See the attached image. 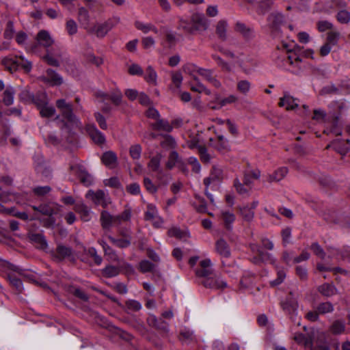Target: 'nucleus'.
<instances>
[{
    "instance_id": "ea45409f",
    "label": "nucleus",
    "mask_w": 350,
    "mask_h": 350,
    "mask_svg": "<svg viewBox=\"0 0 350 350\" xmlns=\"http://www.w3.org/2000/svg\"><path fill=\"white\" fill-rule=\"evenodd\" d=\"M8 279L12 286L15 288L18 293H22L23 290V286L21 279L16 278L14 275L11 273L8 275Z\"/></svg>"
},
{
    "instance_id": "4d7b16f0",
    "label": "nucleus",
    "mask_w": 350,
    "mask_h": 350,
    "mask_svg": "<svg viewBox=\"0 0 350 350\" xmlns=\"http://www.w3.org/2000/svg\"><path fill=\"white\" fill-rule=\"evenodd\" d=\"M234 187H235L237 191L240 195H248L249 189L245 187L244 183H241L240 180L238 178H235L234 180Z\"/></svg>"
},
{
    "instance_id": "4be33fe9",
    "label": "nucleus",
    "mask_w": 350,
    "mask_h": 350,
    "mask_svg": "<svg viewBox=\"0 0 350 350\" xmlns=\"http://www.w3.org/2000/svg\"><path fill=\"white\" fill-rule=\"evenodd\" d=\"M31 207L35 211L49 217L55 213L54 205L52 204H42L38 206H32Z\"/></svg>"
},
{
    "instance_id": "39448f33",
    "label": "nucleus",
    "mask_w": 350,
    "mask_h": 350,
    "mask_svg": "<svg viewBox=\"0 0 350 350\" xmlns=\"http://www.w3.org/2000/svg\"><path fill=\"white\" fill-rule=\"evenodd\" d=\"M183 70L185 73L191 75H194L196 72H199L205 79L210 82V85L215 87L220 85L219 83L215 79L210 70L199 68L195 64L190 63L185 64Z\"/></svg>"
},
{
    "instance_id": "dca6fc26",
    "label": "nucleus",
    "mask_w": 350,
    "mask_h": 350,
    "mask_svg": "<svg viewBox=\"0 0 350 350\" xmlns=\"http://www.w3.org/2000/svg\"><path fill=\"white\" fill-rule=\"evenodd\" d=\"M230 55L233 58V62L241 66L245 71L248 72L251 70L252 66V59L245 55H240L234 57L232 53H230Z\"/></svg>"
},
{
    "instance_id": "58836bf2",
    "label": "nucleus",
    "mask_w": 350,
    "mask_h": 350,
    "mask_svg": "<svg viewBox=\"0 0 350 350\" xmlns=\"http://www.w3.org/2000/svg\"><path fill=\"white\" fill-rule=\"evenodd\" d=\"M276 269L277 278L269 282L270 286L271 287H275L281 284L286 278V272L283 269H280L278 267H276Z\"/></svg>"
},
{
    "instance_id": "2f4dec72",
    "label": "nucleus",
    "mask_w": 350,
    "mask_h": 350,
    "mask_svg": "<svg viewBox=\"0 0 350 350\" xmlns=\"http://www.w3.org/2000/svg\"><path fill=\"white\" fill-rule=\"evenodd\" d=\"M279 105L280 107H285L287 110H290L293 109L298 105L293 97L285 95L283 98H280Z\"/></svg>"
},
{
    "instance_id": "680f3d73",
    "label": "nucleus",
    "mask_w": 350,
    "mask_h": 350,
    "mask_svg": "<svg viewBox=\"0 0 350 350\" xmlns=\"http://www.w3.org/2000/svg\"><path fill=\"white\" fill-rule=\"evenodd\" d=\"M209 176L215 182L220 181L223 178V172H222L221 169L214 166V167H213Z\"/></svg>"
},
{
    "instance_id": "052dcab7",
    "label": "nucleus",
    "mask_w": 350,
    "mask_h": 350,
    "mask_svg": "<svg viewBox=\"0 0 350 350\" xmlns=\"http://www.w3.org/2000/svg\"><path fill=\"white\" fill-rule=\"evenodd\" d=\"M88 254L90 255L92 258H93L96 265H100L102 263L103 258L100 256H99L97 254L96 248L93 247H89L88 250Z\"/></svg>"
},
{
    "instance_id": "13d9d810",
    "label": "nucleus",
    "mask_w": 350,
    "mask_h": 350,
    "mask_svg": "<svg viewBox=\"0 0 350 350\" xmlns=\"http://www.w3.org/2000/svg\"><path fill=\"white\" fill-rule=\"evenodd\" d=\"M193 333L189 329L184 328L180 332V339L183 341L190 342L193 340Z\"/></svg>"
},
{
    "instance_id": "20e7f679",
    "label": "nucleus",
    "mask_w": 350,
    "mask_h": 350,
    "mask_svg": "<svg viewBox=\"0 0 350 350\" xmlns=\"http://www.w3.org/2000/svg\"><path fill=\"white\" fill-rule=\"evenodd\" d=\"M192 24L185 21H180V27L187 31L192 32L194 30L206 29L208 26V21L203 14H194L191 17Z\"/></svg>"
},
{
    "instance_id": "37998d69",
    "label": "nucleus",
    "mask_w": 350,
    "mask_h": 350,
    "mask_svg": "<svg viewBox=\"0 0 350 350\" xmlns=\"http://www.w3.org/2000/svg\"><path fill=\"white\" fill-rule=\"evenodd\" d=\"M144 186L146 191L151 193H156L159 189V186L153 183L152 180L148 177H144L143 180Z\"/></svg>"
},
{
    "instance_id": "3c124183",
    "label": "nucleus",
    "mask_w": 350,
    "mask_h": 350,
    "mask_svg": "<svg viewBox=\"0 0 350 350\" xmlns=\"http://www.w3.org/2000/svg\"><path fill=\"white\" fill-rule=\"evenodd\" d=\"M257 255H258L262 262H270L271 264H274L275 262V259L273 255L267 252H264L262 248H260V252H258Z\"/></svg>"
},
{
    "instance_id": "cd10ccee",
    "label": "nucleus",
    "mask_w": 350,
    "mask_h": 350,
    "mask_svg": "<svg viewBox=\"0 0 350 350\" xmlns=\"http://www.w3.org/2000/svg\"><path fill=\"white\" fill-rule=\"evenodd\" d=\"M288 173V169L286 167H282L275 170L272 174L269 176L268 181L272 183L281 180Z\"/></svg>"
},
{
    "instance_id": "b1692460",
    "label": "nucleus",
    "mask_w": 350,
    "mask_h": 350,
    "mask_svg": "<svg viewBox=\"0 0 350 350\" xmlns=\"http://www.w3.org/2000/svg\"><path fill=\"white\" fill-rule=\"evenodd\" d=\"M318 291L323 296L329 297L337 294V288L332 284L325 283L318 287Z\"/></svg>"
},
{
    "instance_id": "0e129e2a",
    "label": "nucleus",
    "mask_w": 350,
    "mask_h": 350,
    "mask_svg": "<svg viewBox=\"0 0 350 350\" xmlns=\"http://www.w3.org/2000/svg\"><path fill=\"white\" fill-rule=\"evenodd\" d=\"M51 191L49 186H39L33 188V193L38 196H44Z\"/></svg>"
},
{
    "instance_id": "c85d7f7f",
    "label": "nucleus",
    "mask_w": 350,
    "mask_h": 350,
    "mask_svg": "<svg viewBox=\"0 0 350 350\" xmlns=\"http://www.w3.org/2000/svg\"><path fill=\"white\" fill-rule=\"evenodd\" d=\"M221 217L224 223L225 228L230 231L232 230V224L235 221V215L229 211H222Z\"/></svg>"
},
{
    "instance_id": "423d86ee",
    "label": "nucleus",
    "mask_w": 350,
    "mask_h": 350,
    "mask_svg": "<svg viewBox=\"0 0 350 350\" xmlns=\"http://www.w3.org/2000/svg\"><path fill=\"white\" fill-rule=\"evenodd\" d=\"M21 100L29 103H34L38 107L47 104V96L44 91H39L36 95L25 90L20 94Z\"/></svg>"
},
{
    "instance_id": "774afa93",
    "label": "nucleus",
    "mask_w": 350,
    "mask_h": 350,
    "mask_svg": "<svg viewBox=\"0 0 350 350\" xmlns=\"http://www.w3.org/2000/svg\"><path fill=\"white\" fill-rule=\"evenodd\" d=\"M94 117L100 128L103 130H107V124L105 118L99 112H96L94 113Z\"/></svg>"
},
{
    "instance_id": "bb28decb",
    "label": "nucleus",
    "mask_w": 350,
    "mask_h": 350,
    "mask_svg": "<svg viewBox=\"0 0 350 350\" xmlns=\"http://www.w3.org/2000/svg\"><path fill=\"white\" fill-rule=\"evenodd\" d=\"M161 159L162 155L160 153H158L150 158V161L148 163V168L154 172H157L161 170L162 169L160 167Z\"/></svg>"
},
{
    "instance_id": "ddd939ff",
    "label": "nucleus",
    "mask_w": 350,
    "mask_h": 350,
    "mask_svg": "<svg viewBox=\"0 0 350 350\" xmlns=\"http://www.w3.org/2000/svg\"><path fill=\"white\" fill-rule=\"evenodd\" d=\"M120 234L123 236V238L116 239L111 235L108 236L109 240L116 247L124 249L129 247L131 244V237L128 234H124L120 232Z\"/></svg>"
},
{
    "instance_id": "4c0bfd02",
    "label": "nucleus",
    "mask_w": 350,
    "mask_h": 350,
    "mask_svg": "<svg viewBox=\"0 0 350 350\" xmlns=\"http://www.w3.org/2000/svg\"><path fill=\"white\" fill-rule=\"evenodd\" d=\"M135 27L142 31L144 33H147L150 31H154L155 33L157 32V29L150 23H145L142 21H136L135 23Z\"/></svg>"
},
{
    "instance_id": "79ce46f5",
    "label": "nucleus",
    "mask_w": 350,
    "mask_h": 350,
    "mask_svg": "<svg viewBox=\"0 0 350 350\" xmlns=\"http://www.w3.org/2000/svg\"><path fill=\"white\" fill-rule=\"evenodd\" d=\"M345 324L343 321L336 320L330 327V331L334 334H340L344 332Z\"/></svg>"
},
{
    "instance_id": "0eeeda50",
    "label": "nucleus",
    "mask_w": 350,
    "mask_h": 350,
    "mask_svg": "<svg viewBox=\"0 0 350 350\" xmlns=\"http://www.w3.org/2000/svg\"><path fill=\"white\" fill-rule=\"evenodd\" d=\"M85 198L90 199L96 205L101 206L103 208H107L111 203V198L103 190L98 189L96 191L89 190L86 194Z\"/></svg>"
},
{
    "instance_id": "2eb2a0df",
    "label": "nucleus",
    "mask_w": 350,
    "mask_h": 350,
    "mask_svg": "<svg viewBox=\"0 0 350 350\" xmlns=\"http://www.w3.org/2000/svg\"><path fill=\"white\" fill-rule=\"evenodd\" d=\"M147 323L149 326L164 332L168 330V324L162 319H157L154 314H149L147 318Z\"/></svg>"
},
{
    "instance_id": "f704fd0d",
    "label": "nucleus",
    "mask_w": 350,
    "mask_h": 350,
    "mask_svg": "<svg viewBox=\"0 0 350 350\" xmlns=\"http://www.w3.org/2000/svg\"><path fill=\"white\" fill-rule=\"evenodd\" d=\"M153 127L157 130H162L166 132H171L172 126L167 120L161 119L160 117L157 120V122L153 124Z\"/></svg>"
},
{
    "instance_id": "a18cd8bd",
    "label": "nucleus",
    "mask_w": 350,
    "mask_h": 350,
    "mask_svg": "<svg viewBox=\"0 0 350 350\" xmlns=\"http://www.w3.org/2000/svg\"><path fill=\"white\" fill-rule=\"evenodd\" d=\"M239 211L245 221L250 222L253 219L254 213L250 207L244 206L243 208H240Z\"/></svg>"
},
{
    "instance_id": "e433bc0d",
    "label": "nucleus",
    "mask_w": 350,
    "mask_h": 350,
    "mask_svg": "<svg viewBox=\"0 0 350 350\" xmlns=\"http://www.w3.org/2000/svg\"><path fill=\"white\" fill-rule=\"evenodd\" d=\"M119 268L113 265H107L102 269V274L105 278L116 277L119 275Z\"/></svg>"
},
{
    "instance_id": "bf43d9fd",
    "label": "nucleus",
    "mask_w": 350,
    "mask_h": 350,
    "mask_svg": "<svg viewBox=\"0 0 350 350\" xmlns=\"http://www.w3.org/2000/svg\"><path fill=\"white\" fill-rule=\"evenodd\" d=\"M310 248L313 251L314 254L321 259H324L325 258V252L317 242L313 243L311 245Z\"/></svg>"
},
{
    "instance_id": "6e6d98bb",
    "label": "nucleus",
    "mask_w": 350,
    "mask_h": 350,
    "mask_svg": "<svg viewBox=\"0 0 350 350\" xmlns=\"http://www.w3.org/2000/svg\"><path fill=\"white\" fill-rule=\"evenodd\" d=\"M98 96L103 98V101L111 100L115 105H118L121 102L122 96L120 94H116L113 96H110L105 94H99Z\"/></svg>"
},
{
    "instance_id": "4468645a",
    "label": "nucleus",
    "mask_w": 350,
    "mask_h": 350,
    "mask_svg": "<svg viewBox=\"0 0 350 350\" xmlns=\"http://www.w3.org/2000/svg\"><path fill=\"white\" fill-rule=\"evenodd\" d=\"M100 221L101 226L105 230H109L113 225H117L116 215H111L107 211L101 212Z\"/></svg>"
},
{
    "instance_id": "49530a36",
    "label": "nucleus",
    "mask_w": 350,
    "mask_h": 350,
    "mask_svg": "<svg viewBox=\"0 0 350 350\" xmlns=\"http://www.w3.org/2000/svg\"><path fill=\"white\" fill-rule=\"evenodd\" d=\"M158 214V210L156 206L152 204H149L147 206V210L145 212L144 218L146 220L150 221Z\"/></svg>"
},
{
    "instance_id": "864d4df0",
    "label": "nucleus",
    "mask_w": 350,
    "mask_h": 350,
    "mask_svg": "<svg viewBox=\"0 0 350 350\" xmlns=\"http://www.w3.org/2000/svg\"><path fill=\"white\" fill-rule=\"evenodd\" d=\"M167 233L170 237H176L178 239L187 237V233L178 227H172L168 230Z\"/></svg>"
},
{
    "instance_id": "9d476101",
    "label": "nucleus",
    "mask_w": 350,
    "mask_h": 350,
    "mask_svg": "<svg viewBox=\"0 0 350 350\" xmlns=\"http://www.w3.org/2000/svg\"><path fill=\"white\" fill-rule=\"evenodd\" d=\"M215 251L221 258V264L224 267L227 266L224 259L229 258L231 256L230 248L224 239H219L215 242Z\"/></svg>"
},
{
    "instance_id": "aec40b11",
    "label": "nucleus",
    "mask_w": 350,
    "mask_h": 350,
    "mask_svg": "<svg viewBox=\"0 0 350 350\" xmlns=\"http://www.w3.org/2000/svg\"><path fill=\"white\" fill-rule=\"evenodd\" d=\"M78 21L84 29L90 30L89 27L90 21L89 13L88 10L83 7L79 8Z\"/></svg>"
},
{
    "instance_id": "f257e3e1",
    "label": "nucleus",
    "mask_w": 350,
    "mask_h": 350,
    "mask_svg": "<svg viewBox=\"0 0 350 350\" xmlns=\"http://www.w3.org/2000/svg\"><path fill=\"white\" fill-rule=\"evenodd\" d=\"M37 44L42 46L46 49V54L44 57V59L51 66H58L59 62L60 53L59 48L55 46L51 49V47L55 44V40L51 33L46 30H40L36 38Z\"/></svg>"
},
{
    "instance_id": "de8ad7c7",
    "label": "nucleus",
    "mask_w": 350,
    "mask_h": 350,
    "mask_svg": "<svg viewBox=\"0 0 350 350\" xmlns=\"http://www.w3.org/2000/svg\"><path fill=\"white\" fill-rule=\"evenodd\" d=\"M142 148L139 144L132 145L129 148L130 156L135 160H138L141 157Z\"/></svg>"
},
{
    "instance_id": "338daca9",
    "label": "nucleus",
    "mask_w": 350,
    "mask_h": 350,
    "mask_svg": "<svg viewBox=\"0 0 350 350\" xmlns=\"http://www.w3.org/2000/svg\"><path fill=\"white\" fill-rule=\"evenodd\" d=\"M128 71L131 75H142L143 70L142 67L137 64H131L128 68Z\"/></svg>"
},
{
    "instance_id": "a878e982",
    "label": "nucleus",
    "mask_w": 350,
    "mask_h": 350,
    "mask_svg": "<svg viewBox=\"0 0 350 350\" xmlns=\"http://www.w3.org/2000/svg\"><path fill=\"white\" fill-rule=\"evenodd\" d=\"M156 179L157 180V185L159 187L167 186L172 177L170 174L165 173L163 170L157 172Z\"/></svg>"
},
{
    "instance_id": "f3484780",
    "label": "nucleus",
    "mask_w": 350,
    "mask_h": 350,
    "mask_svg": "<svg viewBox=\"0 0 350 350\" xmlns=\"http://www.w3.org/2000/svg\"><path fill=\"white\" fill-rule=\"evenodd\" d=\"M87 130L90 136L95 143L103 144L105 142V135L98 130L95 125L88 126Z\"/></svg>"
},
{
    "instance_id": "a211bd4d",
    "label": "nucleus",
    "mask_w": 350,
    "mask_h": 350,
    "mask_svg": "<svg viewBox=\"0 0 350 350\" xmlns=\"http://www.w3.org/2000/svg\"><path fill=\"white\" fill-rule=\"evenodd\" d=\"M117 156L112 151H107L103 153L101 157L103 163L109 168H114L117 165Z\"/></svg>"
},
{
    "instance_id": "e2e57ef3",
    "label": "nucleus",
    "mask_w": 350,
    "mask_h": 350,
    "mask_svg": "<svg viewBox=\"0 0 350 350\" xmlns=\"http://www.w3.org/2000/svg\"><path fill=\"white\" fill-rule=\"evenodd\" d=\"M227 23L225 21H220L217 25V33L221 38H226Z\"/></svg>"
},
{
    "instance_id": "603ef678",
    "label": "nucleus",
    "mask_w": 350,
    "mask_h": 350,
    "mask_svg": "<svg viewBox=\"0 0 350 350\" xmlns=\"http://www.w3.org/2000/svg\"><path fill=\"white\" fill-rule=\"evenodd\" d=\"M79 178L81 182L85 186L88 187L93 183V177L85 171H81L79 174Z\"/></svg>"
},
{
    "instance_id": "c9c22d12",
    "label": "nucleus",
    "mask_w": 350,
    "mask_h": 350,
    "mask_svg": "<svg viewBox=\"0 0 350 350\" xmlns=\"http://www.w3.org/2000/svg\"><path fill=\"white\" fill-rule=\"evenodd\" d=\"M319 314H325L331 313L334 311V308L333 304L329 301L322 302L318 304L316 307Z\"/></svg>"
},
{
    "instance_id": "473e14b6",
    "label": "nucleus",
    "mask_w": 350,
    "mask_h": 350,
    "mask_svg": "<svg viewBox=\"0 0 350 350\" xmlns=\"http://www.w3.org/2000/svg\"><path fill=\"white\" fill-rule=\"evenodd\" d=\"M341 141L339 139L334 140L330 144H328L326 147L327 149L329 148H333L336 152L340 153L342 155H345L349 150V146H341Z\"/></svg>"
},
{
    "instance_id": "1a4fd4ad",
    "label": "nucleus",
    "mask_w": 350,
    "mask_h": 350,
    "mask_svg": "<svg viewBox=\"0 0 350 350\" xmlns=\"http://www.w3.org/2000/svg\"><path fill=\"white\" fill-rule=\"evenodd\" d=\"M40 79L47 85L61 86L66 85L63 77L52 69H48L40 77Z\"/></svg>"
},
{
    "instance_id": "c756f323",
    "label": "nucleus",
    "mask_w": 350,
    "mask_h": 350,
    "mask_svg": "<svg viewBox=\"0 0 350 350\" xmlns=\"http://www.w3.org/2000/svg\"><path fill=\"white\" fill-rule=\"evenodd\" d=\"M132 215V209L130 206H126L124 211L120 214L116 215L117 225H120L122 222L130 221Z\"/></svg>"
},
{
    "instance_id": "9b49d317",
    "label": "nucleus",
    "mask_w": 350,
    "mask_h": 350,
    "mask_svg": "<svg viewBox=\"0 0 350 350\" xmlns=\"http://www.w3.org/2000/svg\"><path fill=\"white\" fill-rule=\"evenodd\" d=\"M202 284L206 288L223 289L227 287V282L219 277H209L204 279Z\"/></svg>"
},
{
    "instance_id": "6e6552de",
    "label": "nucleus",
    "mask_w": 350,
    "mask_h": 350,
    "mask_svg": "<svg viewBox=\"0 0 350 350\" xmlns=\"http://www.w3.org/2000/svg\"><path fill=\"white\" fill-rule=\"evenodd\" d=\"M51 256L53 259L57 262H61L65 259L75 260L72 248L63 245H58L56 249L51 252Z\"/></svg>"
},
{
    "instance_id": "09e8293b",
    "label": "nucleus",
    "mask_w": 350,
    "mask_h": 350,
    "mask_svg": "<svg viewBox=\"0 0 350 350\" xmlns=\"http://www.w3.org/2000/svg\"><path fill=\"white\" fill-rule=\"evenodd\" d=\"M154 268V265L149 260H144L139 263V269L142 273L152 271Z\"/></svg>"
},
{
    "instance_id": "7ed1b4c3",
    "label": "nucleus",
    "mask_w": 350,
    "mask_h": 350,
    "mask_svg": "<svg viewBox=\"0 0 350 350\" xmlns=\"http://www.w3.org/2000/svg\"><path fill=\"white\" fill-rule=\"evenodd\" d=\"M2 64L7 70L12 72L19 68H22L25 72H27L31 68V62L22 56L15 57L12 56L5 57L2 59Z\"/></svg>"
},
{
    "instance_id": "f8f14e48",
    "label": "nucleus",
    "mask_w": 350,
    "mask_h": 350,
    "mask_svg": "<svg viewBox=\"0 0 350 350\" xmlns=\"http://www.w3.org/2000/svg\"><path fill=\"white\" fill-rule=\"evenodd\" d=\"M200 267L196 270V274L198 277L209 278L212 274V269L211 268V261L209 258L202 260L200 262Z\"/></svg>"
},
{
    "instance_id": "c03bdc74",
    "label": "nucleus",
    "mask_w": 350,
    "mask_h": 350,
    "mask_svg": "<svg viewBox=\"0 0 350 350\" xmlns=\"http://www.w3.org/2000/svg\"><path fill=\"white\" fill-rule=\"evenodd\" d=\"M42 117L51 118L55 113V109L52 106L42 105L38 107Z\"/></svg>"
},
{
    "instance_id": "69168bd1",
    "label": "nucleus",
    "mask_w": 350,
    "mask_h": 350,
    "mask_svg": "<svg viewBox=\"0 0 350 350\" xmlns=\"http://www.w3.org/2000/svg\"><path fill=\"white\" fill-rule=\"evenodd\" d=\"M14 34L13 23L9 21L7 23L6 28L4 31V37L7 40H10L13 38Z\"/></svg>"
},
{
    "instance_id": "a19ab883",
    "label": "nucleus",
    "mask_w": 350,
    "mask_h": 350,
    "mask_svg": "<svg viewBox=\"0 0 350 350\" xmlns=\"http://www.w3.org/2000/svg\"><path fill=\"white\" fill-rule=\"evenodd\" d=\"M145 79L151 85H157V74L156 71L151 67L148 66L145 72Z\"/></svg>"
},
{
    "instance_id": "5701e85b",
    "label": "nucleus",
    "mask_w": 350,
    "mask_h": 350,
    "mask_svg": "<svg viewBox=\"0 0 350 350\" xmlns=\"http://www.w3.org/2000/svg\"><path fill=\"white\" fill-rule=\"evenodd\" d=\"M176 165H183V161L179 157L178 153L173 150L170 152L167 161L165 163L166 168L172 170Z\"/></svg>"
},
{
    "instance_id": "7c9ffc66",
    "label": "nucleus",
    "mask_w": 350,
    "mask_h": 350,
    "mask_svg": "<svg viewBox=\"0 0 350 350\" xmlns=\"http://www.w3.org/2000/svg\"><path fill=\"white\" fill-rule=\"evenodd\" d=\"M142 308V306L139 301L135 299H128L125 301L124 310L126 313H129L130 311H139Z\"/></svg>"
},
{
    "instance_id": "5fc2aeb1",
    "label": "nucleus",
    "mask_w": 350,
    "mask_h": 350,
    "mask_svg": "<svg viewBox=\"0 0 350 350\" xmlns=\"http://www.w3.org/2000/svg\"><path fill=\"white\" fill-rule=\"evenodd\" d=\"M66 29L69 35L72 36L77 33L78 25L73 19H68L66 23Z\"/></svg>"
},
{
    "instance_id": "412c9836",
    "label": "nucleus",
    "mask_w": 350,
    "mask_h": 350,
    "mask_svg": "<svg viewBox=\"0 0 350 350\" xmlns=\"http://www.w3.org/2000/svg\"><path fill=\"white\" fill-rule=\"evenodd\" d=\"M75 211L78 213L82 220L88 221L90 220V209L83 202H79L75 204Z\"/></svg>"
},
{
    "instance_id": "f03ea898",
    "label": "nucleus",
    "mask_w": 350,
    "mask_h": 350,
    "mask_svg": "<svg viewBox=\"0 0 350 350\" xmlns=\"http://www.w3.org/2000/svg\"><path fill=\"white\" fill-rule=\"evenodd\" d=\"M299 293L295 291H290L284 301L280 303L283 311L294 321H296L298 313Z\"/></svg>"
},
{
    "instance_id": "393cba45",
    "label": "nucleus",
    "mask_w": 350,
    "mask_h": 350,
    "mask_svg": "<svg viewBox=\"0 0 350 350\" xmlns=\"http://www.w3.org/2000/svg\"><path fill=\"white\" fill-rule=\"evenodd\" d=\"M30 240L37 244V247L41 250H45L48 247L47 241L44 236L41 233H33L29 237Z\"/></svg>"
},
{
    "instance_id": "8fccbe9b",
    "label": "nucleus",
    "mask_w": 350,
    "mask_h": 350,
    "mask_svg": "<svg viewBox=\"0 0 350 350\" xmlns=\"http://www.w3.org/2000/svg\"><path fill=\"white\" fill-rule=\"evenodd\" d=\"M197 149L202 162L208 163L211 161V156L207 152V148L205 146H198Z\"/></svg>"
},
{
    "instance_id": "6ab92c4d",
    "label": "nucleus",
    "mask_w": 350,
    "mask_h": 350,
    "mask_svg": "<svg viewBox=\"0 0 350 350\" xmlns=\"http://www.w3.org/2000/svg\"><path fill=\"white\" fill-rule=\"evenodd\" d=\"M113 24L110 21L102 24H97L92 29L98 37H104L107 32L112 28Z\"/></svg>"
},
{
    "instance_id": "72a5a7b5",
    "label": "nucleus",
    "mask_w": 350,
    "mask_h": 350,
    "mask_svg": "<svg viewBox=\"0 0 350 350\" xmlns=\"http://www.w3.org/2000/svg\"><path fill=\"white\" fill-rule=\"evenodd\" d=\"M60 111L63 117L66 118L68 122L74 124H77L79 122V120L72 112V105L68 107L67 108L66 107L65 109H62V110H61Z\"/></svg>"
}]
</instances>
